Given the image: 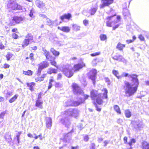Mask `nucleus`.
Instances as JSON below:
<instances>
[{
  "label": "nucleus",
  "instance_id": "nucleus-1",
  "mask_svg": "<svg viewBox=\"0 0 149 149\" xmlns=\"http://www.w3.org/2000/svg\"><path fill=\"white\" fill-rule=\"evenodd\" d=\"M120 76H121V78L123 77H128L129 78L132 79L131 81L132 84H131L127 81H125L123 87L127 96L129 97L133 95L136 92L138 87L139 82L137 78L138 75L135 74H129L123 72Z\"/></svg>",
  "mask_w": 149,
  "mask_h": 149
},
{
  "label": "nucleus",
  "instance_id": "nucleus-2",
  "mask_svg": "<svg viewBox=\"0 0 149 149\" xmlns=\"http://www.w3.org/2000/svg\"><path fill=\"white\" fill-rule=\"evenodd\" d=\"M102 91L104 92L103 93H98L97 91L95 90H93L91 92V98L93 100H94L96 98V102L99 104L100 105L103 103L102 99L107 98V90L105 88L102 90Z\"/></svg>",
  "mask_w": 149,
  "mask_h": 149
},
{
  "label": "nucleus",
  "instance_id": "nucleus-3",
  "mask_svg": "<svg viewBox=\"0 0 149 149\" xmlns=\"http://www.w3.org/2000/svg\"><path fill=\"white\" fill-rule=\"evenodd\" d=\"M72 70V67L70 65L66 64L63 66L62 71L66 76L70 78L74 74Z\"/></svg>",
  "mask_w": 149,
  "mask_h": 149
},
{
  "label": "nucleus",
  "instance_id": "nucleus-4",
  "mask_svg": "<svg viewBox=\"0 0 149 149\" xmlns=\"http://www.w3.org/2000/svg\"><path fill=\"white\" fill-rule=\"evenodd\" d=\"M7 9L9 11L20 10V6L18 5L15 0H10L7 5Z\"/></svg>",
  "mask_w": 149,
  "mask_h": 149
},
{
  "label": "nucleus",
  "instance_id": "nucleus-5",
  "mask_svg": "<svg viewBox=\"0 0 149 149\" xmlns=\"http://www.w3.org/2000/svg\"><path fill=\"white\" fill-rule=\"evenodd\" d=\"M79 112V110L77 109L70 108L66 110L65 112V114L67 116L76 118L78 116Z\"/></svg>",
  "mask_w": 149,
  "mask_h": 149
},
{
  "label": "nucleus",
  "instance_id": "nucleus-6",
  "mask_svg": "<svg viewBox=\"0 0 149 149\" xmlns=\"http://www.w3.org/2000/svg\"><path fill=\"white\" fill-rule=\"evenodd\" d=\"M74 93L77 95H83V92L82 90L76 83H73L72 85Z\"/></svg>",
  "mask_w": 149,
  "mask_h": 149
},
{
  "label": "nucleus",
  "instance_id": "nucleus-7",
  "mask_svg": "<svg viewBox=\"0 0 149 149\" xmlns=\"http://www.w3.org/2000/svg\"><path fill=\"white\" fill-rule=\"evenodd\" d=\"M84 100L80 99V101H72L69 100L66 102L65 104V105L66 107L68 106H77L81 104V103L83 102Z\"/></svg>",
  "mask_w": 149,
  "mask_h": 149
},
{
  "label": "nucleus",
  "instance_id": "nucleus-8",
  "mask_svg": "<svg viewBox=\"0 0 149 149\" xmlns=\"http://www.w3.org/2000/svg\"><path fill=\"white\" fill-rule=\"evenodd\" d=\"M71 135V133L69 132L65 134L63 139H61L60 143H62L64 146H66L67 145V143L68 141L70 139Z\"/></svg>",
  "mask_w": 149,
  "mask_h": 149
},
{
  "label": "nucleus",
  "instance_id": "nucleus-9",
  "mask_svg": "<svg viewBox=\"0 0 149 149\" xmlns=\"http://www.w3.org/2000/svg\"><path fill=\"white\" fill-rule=\"evenodd\" d=\"M97 73V70L95 69H92L89 72V78L93 81L94 84L95 82Z\"/></svg>",
  "mask_w": 149,
  "mask_h": 149
},
{
  "label": "nucleus",
  "instance_id": "nucleus-10",
  "mask_svg": "<svg viewBox=\"0 0 149 149\" xmlns=\"http://www.w3.org/2000/svg\"><path fill=\"white\" fill-rule=\"evenodd\" d=\"M85 66V64L84 63H79L77 64L74 65V67H72L73 70L74 72L79 71V70L81 69L83 67Z\"/></svg>",
  "mask_w": 149,
  "mask_h": 149
},
{
  "label": "nucleus",
  "instance_id": "nucleus-11",
  "mask_svg": "<svg viewBox=\"0 0 149 149\" xmlns=\"http://www.w3.org/2000/svg\"><path fill=\"white\" fill-rule=\"evenodd\" d=\"M112 58L113 59L119 61H122L124 63L126 62V60L122 55L117 53L112 57Z\"/></svg>",
  "mask_w": 149,
  "mask_h": 149
},
{
  "label": "nucleus",
  "instance_id": "nucleus-12",
  "mask_svg": "<svg viewBox=\"0 0 149 149\" xmlns=\"http://www.w3.org/2000/svg\"><path fill=\"white\" fill-rule=\"evenodd\" d=\"M113 0H102V4L100 5V8L108 6L113 3Z\"/></svg>",
  "mask_w": 149,
  "mask_h": 149
},
{
  "label": "nucleus",
  "instance_id": "nucleus-13",
  "mask_svg": "<svg viewBox=\"0 0 149 149\" xmlns=\"http://www.w3.org/2000/svg\"><path fill=\"white\" fill-rule=\"evenodd\" d=\"M35 4L36 6L40 9H44L45 8V3H43L42 1L37 0L36 1Z\"/></svg>",
  "mask_w": 149,
  "mask_h": 149
},
{
  "label": "nucleus",
  "instance_id": "nucleus-14",
  "mask_svg": "<svg viewBox=\"0 0 149 149\" xmlns=\"http://www.w3.org/2000/svg\"><path fill=\"white\" fill-rule=\"evenodd\" d=\"M61 122L63 125H65L67 127H69V126L70 124V123L68 118L66 117L61 119Z\"/></svg>",
  "mask_w": 149,
  "mask_h": 149
},
{
  "label": "nucleus",
  "instance_id": "nucleus-15",
  "mask_svg": "<svg viewBox=\"0 0 149 149\" xmlns=\"http://www.w3.org/2000/svg\"><path fill=\"white\" fill-rule=\"evenodd\" d=\"M58 29L61 31L65 33H68L70 31V28L68 26H58Z\"/></svg>",
  "mask_w": 149,
  "mask_h": 149
},
{
  "label": "nucleus",
  "instance_id": "nucleus-16",
  "mask_svg": "<svg viewBox=\"0 0 149 149\" xmlns=\"http://www.w3.org/2000/svg\"><path fill=\"white\" fill-rule=\"evenodd\" d=\"M97 9V6L96 4L94 6H92L91 8L89 10V13L91 15H94Z\"/></svg>",
  "mask_w": 149,
  "mask_h": 149
},
{
  "label": "nucleus",
  "instance_id": "nucleus-17",
  "mask_svg": "<svg viewBox=\"0 0 149 149\" xmlns=\"http://www.w3.org/2000/svg\"><path fill=\"white\" fill-rule=\"evenodd\" d=\"M46 120V127L47 128L50 129L52 125V119L51 118L47 117Z\"/></svg>",
  "mask_w": 149,
  "mask_h": 149
},
{
  "label": "nucleus",
  "instance_id": "nucleus-18",
  "mask_svg": "<svg viewBox=\"0 0 149 149\" xmlns=\"http://www.w3.org/2000/svg\"><path fill=\"white\" fill-rule=\"evenodd\" d=\"M49 65V63L48 62L46 61H44L40 63L38 65V66L43 69L47 67Z\"/></svg>",
  "mask_w": 149,
  "mask_h": 149
},
{
  "label": "nucleus",
  "instance_id": "nucleus-19",
  "mask_svg": "<svg viewBox=\"0 0 149 149\" xmlns=\"http://www.w3.org/2000/svg\"><path fill=\"white\" fill-rule=\"evenodd\" d=\"M115 16L114 15V16L108 17H107V20L106 22V25L107 26L109 27L112 26L111 24L113 23H112V22H111L110 21L111 20L112 18H113Z\"/></svg>",
  "mask_w": 149,
  "mask_h": 149
},
{
  "label": "nucleus",
  "instance_id": "nucleus-20",
  "mask_svg": "<svg viewBox=\"0 0 149 149\" xmlns=\"http://www.w3.org/2000/svg\"><path fill=\"white\" fill-rule=\"evenodd\" d=\"M123 14L125 18H130V15L128 10L127 9H123Z\"/></svg>",
  "mask_w": 149,
  "mask_h": 149
},
{
  "label": "nucleus",
  "instance_id": "nucleus-21",
  "mask_svg": "<svg viewBox=\"0 0 149 149\" xmlns=\"http://www.w3.org/2000/svg\"><path fill=\"white\" fill-rule=\"evenodd\" d=\"M71 17V15L70 13L65 14L60 17V19L62 20L64 19H69Z\"/></svg>",
  "mask_w": 149,
  "mask_h": 149
},
{
  "label": "nucleus",
  "instance_id": "nucleus-22",
  "mask_svg": "<svg viewBox=\"0 0 149 149\" xmlns=\"http://www.w3.org/2000/svg\"><path fill=\"white\" fill-rule=\"evenodd\" d=\"M57 70L52 68H50L48 69L47 71V73L49 74H56L57 73Z\"/></svg>",
  "mask_w": 149,
  "mask_h": 149
},
{
  "label": "nucleus",
  "instance_id": "nucleus-23",
  "mask_svg": "<svg viewBox=\"0 0 149 149\" xmlns=\"http://www.w3.org/2000/svg\"><path fill=\"white\" fill-rule=\"evenodd\" d=\"M14 18L15 20L16 24H19L24 20V18L21 17L14 16Z\"/></svg>",
  "mask_w": 149,
  "mask_h": 149
},
{
  "label": "nucleus",
  "instance_id": "nucleus-24",
  "mask_svg": "<svg viewBox=\"0 0 149 149\" xmlns=\"http://www.w3.org/2000/svg\"><path fill=\"white\" fill-rule=\"evenodd\" d=\"M142 149H149V143L146 141H143L142 143Z\"/></svg>",
  "mask_w": 149,
  "mask_h": 149
},
{
  "label": "nucleus",
  "instance_id": "nucleus-25",
  "mask_svg": "<svg viewBox=\"0 0 149 149\" xmlns=\"http://www.w3.org/2000/svg\"><path fill=\"white\" fill-rule=\"evenodd\" d=\"M42 102L40 100H36L35 104L36 106L42 109Z\"/></svg>",
  "mask_w": 149,
  "mask_h": 149
},
{
  "label": "nucleus",
  "instance_id": "nucleus-26",
  "mask_svg": "<svg viewBox=\"0 0 149 149\" xmlns=\"http://www.w3.org/2000/svg\"><path fill=\"white\" fill-rule=\"evenodd\" d=\"M80 28L81 27L79 26L76 24H73L72 25V30L75 31H79Z\"/></svg>",
  "mask_w": 149,
  "mask_h": 149
},
{
  "label": "nucleus",
  "instance_id": "nucleus-27",
  "mask_svg": "<svg viewBox=\"0 0 149 149\" xmlns=\"http://www.w3.org/2000/svg\"><path fill=\"white\" fill-rule=\"evenodd\" d=\"M30 42L26 38L23 41L22 44V47L24 48L27 46L29 43Z\"/></svg>",
  "mask_w": 149,
  "mask_h": 149
},
{
  "label": "nucleus",
  "instance_id": "nucleus-28",
  "mask_svg": "<svg viewBox=\"0 0 149 149\" xmlns=\"http://www.w3.org/2000/svg\"><path fill=\"white\" fill-rule=\"evenodd\" d=\"M125 47V45L121 44L120 42H119L116 46V48L120 50H122L123 48Z\"/></svg>",
  "mask_w": 149,
  "mask_h": 149
},
{
  "label": "nucleus",
  "instance_id": "nucleus-29",
  "mask_svg": "<svg viewBox=\"0 0 149 149\" xmlns=\"http://www.w3.org/2000/svg\"><path fill=\"white\" fill-rule=\"evenodd\" d=\"M81 95L83 96L84 97V99H83L81 97H78L77 98V101H80V99H82L84 100L83 102L81 103V104L84 103L85 102V100L86 99H87L89 97V96L88 95H84V94L83 95Z\"/></svg>",
  "mask_w": 149,
  "mask_h": 149
},
{
  "label": "nucleus",
  "instance_id": "nucleus-30",
  "mask_svg": "<svg viewBox=\"0 0 149 149\" xmlns=\"http://www.w3.org/2000/svg\"><path fill=\"white\" fill-rule=\"evenodd\" d=\"M50 51L53 53V54L55 56H58L60 54L59 52L56 51L53 48H51Z\"/></svg>",
  "mask_w": 149,
  "mask_h": 149
},
{
  "label": "nucleus",
  "instance_id": "nucleus-31",
  "mask_svg": "<svg viewBox=\"0 0 149 149\" xmlns=\"http://www.w3.org/2000/svg\"><path fill=\"white\" fill-rule=\"evenodd\" d=\"M26 39L28 40L30 42L33 40V36L31 34L29 33L25 37Z\"/></svg>",
  "mask_w": 149,
  "mask_h": 149
},
{
  "label": "nucleus",
  "instance_id": "nucleus-32",
  "mask_svg": "<svg viewBox=\"0 0 149 149\" xmlns=\"http://www.w3.org/2000/svg\"><path fill=\"white\" fill-rule=\"evenodd\" d=\"M18 95L17 94H15L13 97L11 98L9 100V102L10 103H12L14 102L17 98Z\"/></svg>",
  "mask_w": 149,
  "mask_h": 149
},
{
  "label": "nucleus",
  "instance_id": "nucleus-33",
  "mask_svg": "<svg viewBox=\"0 0 149 149\" xmlns=\"http://www.w3.org/2000/svg\"><path fill=\"white\" fill-rule=\"evenodd\" d=\"M33 73V72L30 70H28L27 71H23V74L26 75L31 76Z\"/></svg>",
  "mask_w": 149,
  "mask_h": 149
},
{
  "label": "nucleus",
  "instance_id": "nucleus-34",
  "mask_svg": "<svg viewBox=\"0 0 149 149\" xmlns=\"http://www.w3.org/2000/svg\"><path fill=\"white\" fill-rule=\"evenodd\" d=\"M27 86L29 87V89L31 91L33 90V87L35 85V83L32 82L30 83H27L26 84Z\"/></svg>",
  "mask_w": 149,
  "mask_h": 149
},
{
  "label": "nucleus",
  "instance_id": "nucleus-35",
  "mask_svg": "<svg viewBox=\"0 0 149 149\" xmlns=\"http://www.w3.org/2000/svg\"><path fill=\"white\" fill-rule=\"evenodd\" d=\"M142 126V123L141 121H138L136 123V125L134 126V128L137 130L139 129Z\"/></svg>",
  "mask_w": 149,
  "mask_h": 149
},
{
  "label": "nucleus",
  "instance_id": "nucleus-36",
  "mask_svg": "<svg viewBox=\"0 0 149 149\" xmlns=\"http://www.w3.org/2000/svg\"><path fill=\"white\" fill-rule=\"evenodd\" d=\"M16 24L15 20L14 18V17H12V18L10 19V24L11 26H13Z\"/></svg>",
  "mask_w": 149,
  "mask_h": 149
},
{
  "label": "nucleus",
  "instance_id": "nucleus-37",
  "mask_svg": "<svg viewBox=\"0 0 149 149\" xmlns=\"http://www.w3.org/2000/svg\"><path fill=\"white\" fill-rule=\"evenodd\" d=\"M114 110L118 113L120 114L121 111L119 107L117 105H115L114 106Z\"/></svg>",
  "mask_w": 149,
  "mask_h": 149
},
{
  "label": "nucleus",
  "instance_id": "nucleus-38",
  "mask_svg": "<svg viewBox=\"0 0 149 149\" xmlns=\"http://www.w3.org/2000/svg\"><path fill=\"white\" fill-rule=\"evenodd\" d=\"M125 115L127 118H130L131 116V112L129 110H126L125 111Z\"/></svg>",
  "mask_w": 149,
  "mask_h": 149
},
{
  "label": "nucleus",
  "instance_id": "nucleus-39",
  "mask_svg": "<svg viewBox=\"0 0 149 149\" xmlns=\"http://www.w3.org/2000/svg\"><path fill=\"white\" fill-rule=\"evenodd\" d=\"M112 73L118 79L121 78V76H118V72L117 71L115 70H113L112 71Z\"/></svg>",
  "mask_w": 149,
  "mask_h": 149
},
{
  "label": "nucleus",
  "instance_id": "nucleus-40",
  "mask_svg": "<svg viewBox=\"0 0 149 149\" xmlns=\"http://www.w3.org/2000/svg\"><path fill=\"white\" fill-rule=\"evenodd\" d=\"M54 81L53 79H50L49 80V82L48 87V89H50L52 87V83Z\"/></svg>",
  "mask_w": 149,
  "mask_h": 149
},
{
  "label": "nucleus",
  "instance_id": "nucleus-41",
  "mask_svg": "<svg viewBox=\"0 0 149 149\" xmlns=\"http://www.w3.org/2000/svg\"><path fill=\"white\" fill-rule=\"evenodd\" d=\"M13 55L11 53H8L6 56V57L7 58L8 61L10 60V58L12 57Z\"/></svg>",
  "mask_w": 149,
  "mask_h": 149
},
{
  "label": "nucleus",
  "instance_id": "nucleus-42",
  "mask_svg": "<svg viewBox=\"0 0 149 149\" xmlns=\"http://www.w3.org/2000/svg\"><path fill=\"white\" fill-rule=\"evenodd\" d=\"M100 40L102 41H104L107 38V36L104 34H101L100 36Z\"/></svg>",
  "mask_w": 149,
  "mask_h": 149
},
{
  "label": "nucleus",
  "instance_id": "nucleus-43",
  "mask_svg": "<svg viewBox=\"0 0 149 149\" xmlns=\"http://www.w3.org/2000/svg\"><path fill=\"white\" fill-rule=\"evenodd\" d=\"M43 51L44 52V54H45V56H46V58H47L48 56L50 54L49 52L46 50V49H43Z\"/></svg>",
  "mask_w": 149,
  "mask_h": 149
},
{
  "label": "nucleus",
  "instance_id": "nucleus-44",
  "mask_svg": "<svg viewBox=\"0 0 149 149\" xmlns=\"http://www.w3.org/2000/svg\"><path fill=\"white\" fill-rule=\"evenodd\" d=\"M43 51L44 52V54H45V56H46V58H47L48 56L50 54L49 52L46 50V49H43Z\"/></svg>",
  "mask_w": 149,
  "mask_h": 149
},
{
  "label": "nucleus",
  "instance_id": "nucleus-45",
  "mask_svg": "<svg viewBox=\"0 0 149 149\" xmlns=\"http://www.w3.org/2000/svg\"><path fill=\"white\" fill-rule=\"evenodd\" d=\"M43 51L44 52V54H45V56H46V58H47L48 56L50 54L49 52L46 50V49H43Z\"/></svg>",
  "mask_w": 149,
  "mask_h": 149
},
{
  "label": "nucleus",
  "instance_id": "nucleus-46",
  "mask_svg": "<svg viewBox=\"0 0 149 149\" xmlns=\"http://www.w3.org/2000/svg\"><path fill=\"white\" fill-rule=\"evenodd\" d=\"M100 52H98L92 53L91 54V55L92 56H98V55H100Z\"/></svg>",
  "mask_w": 149,
  "mask_h": 149
},
{
  "label": "nucleus",
  "instance_id": "nucleus-47",
  "mask_svg": "<svg viewBox=\"0 0 149 149\" xmlns=\"http://www.w3.org/2000/svg\"><path fill=\"white\" fill-rule=\"evenodd\" d=\"M42 70V69L40 68L39 67L37 72V74L38 76H39L40 75L41 72Z\"/></svg>",
  "mask_w": 149,
  "mask_h": 149
},
{
  "label": "nucleus",
  "instance_id": "nucleus-48",
  "mask_svg": "<svg viewBox=\"0 0 149 149\" xmlns=\"http://www.w3.org/2000/svg\"><path fill=\"white\" fill-rule=\"evenodd\" d=\"M46 20L47 23L48 25H50L52 24V22L49 19L47 18Z\"/></svg>",
  "mask_w": 149,
  "mask_h": 149
},
{
  "label": "nucleus",
  "instance_id": "nucleus-49",
  "mask_svg": "<svg viewBox=\"0 0 149 149\" xmlns=\"http://www.w3.org/2000/svg\"><path fill=\"white\" fill-rule=\"evenodd\" d=\"M50 61L52 65H54L56 68L58 67L56 65V63L55 61H53V59H52L51 61Z\"/></svg>",
  "mask_w": 149,
  "mask_h": 149
},
{
  "label": "nucleus",
  "instance_id": "nucleus-50",
  "mask_svg": "<svg viewBox=\"0 0 149 149\" xmlns=\"http://www.w3.org/2000/svg\"><path fill=\"white\" fill-rule=\"evenodd\" d=\"M94 105H95V106L96 108V110L97 111L100 112L101 110V109L100 108H99L98 107V106L97 105V104L95 102H94Z\"/></svg>",
  "mask_w": 149,
  "mask_h": 149
},
{
  "label": "nucleus",
  "instance_id": "nucleus-51",
  "mask_svg": "<svg viewBox=\"0 0 149 149\" xmlns=\"http://www.w3.org/2000/svg\"><path fill=\"white\" fill-rule=\"evenodd\" d=\"M127 137V136H125L123 138L124 143L125 144H128Z\"/></svg>",
  "mask_w": 149,
  "mask_h": 149
},
{
  "label": "nucleus",
  "instance_id": "nucleus-52",
  "mask_svg": "<svg viewBox=\"0 0 149 149\" xmlns=\"http://www.w3.org/2000/svg\"><path fill=\"white\" fill-rule=\"evenodd\" d=\"M6 113V112L5 111L1 112L0 114V118H3Z\"/></svg>",
  "mask_w": 149,
  "mask_h": 149
},
{
  "label": "nucleus",
  "instance_id": "nucleus-53",
  "mask_svg": "<svg viewBox=\"0 0 149 149\" xmlns=\"http://www.w3.org/2000/svg\"><path fill=\"white\" fill-rule=\"evenodd\" d=\"M46 58L47 60L50 61H51L52 59H53L52 56L50 55V54L48 56L47 58Z\"/></svg>",
  "mask_w": 149,
  "mask_h": 149
},
{
  "label": "nucleus",
  "instance_id": "nucleus-54",
  "mask_svg": "<svg viewBox=\"0 0 149 149\" xmlns=\"http://www.w3.org/2000/svg\"><path fill=\"white\" fill-rule=\"evenodd\" d=\"M95 144L94 143H92L91 144L90 149H95Z\"/></svg>",
  "mask_w": 149,
  "mask_h": 149
},
{
  "label": "nucleus",
  "instance_id": "nucleus-55",
  "mask_svg": "<svg viewBox=\"0 0 149 149\" xmlns=\"http://www.w3.org/2000/svg\"><path fill=\"white\" fill-rule=\"evenodd\" d=\"M139 38L140 39L141 41H144V37L141 35H139Z\"/></svg>",
  "mask_w": 149,
  "mask_h": 149
},
{
  "label": "nucleus",
  "instance_id": "nucleus-56",
  "mask_svg": "<svg viewBox=\"0 0 149 149\" xmlns=\"http://www.w3.org/2000/svg\"><path fill=\"white\" fill-rule=\"evenodd\" d=\"M12 36L13 38L15 39L17 38L18 37V36L15 33L13 34L12 35Z\"/></svg>",
  "mask_w": 149,
  "mask_h": 149
},
{
  "label": "nucleus",
  "instance_id": "nucleus-57",
  "mask_svg": "<svg viewBox=\"0 0 149 149\" xmlns=\"http://www.w3.org/2000/svg\"><path fill=\"white\" fill-rule=\"evenodd\" d=\"M36 81L38 82H40L42 81V79H41L40 77H38L35 79Z\"/></svg>",
  "mask_w": 149,
  "mask_h": 149
},
{
  "label": "nucleus",
  "instance_id": "nucleus-58",
  "mask_svg": "<svg viewBox=\"0 0 149 149\" xmlns=\"http://www.w3.org/2000/svg\"><path fill=\"white\" fill-rule=\"evenodd\" d=\"M89 138L88 135H86L85 136L84 138V140L86 142H87L88 141Z\"/></svg>",
  "mask_w": 149,
  "mask_h": 149
},
{
  "label": "nucleus",
  "instance_id": "nucleus-59",
  "mask_svg": "<svg viewBox=\"0 0 149 149\" xmlns=\"http://www.w3.org/2000/svg\"><path fill=\"white\" fill-rule=\"evenodd\" d=\"M33 8H32L30 11V13L29 14V16L31 17L33 15Z\"/></svg>",
  "mask_w": 149,
  "mask_h": 149
},
{
  "label": "nucleus",
  "instance_id": "nucleus-60",
  "mask_svg": "<svg viewBox=\"0 0 149 149\" xmlns=\"http://www.w3.org/2000/svg\"><path fill=\"white\" fill-rule=\"evenodd\" d=\"M10 65L7 63H5L3 66V67L4 68L6 69L10 67Z\"/></svg>",
  "mask_w": 149,
  "mask_h": 149
},
{
  "label": "nucleus",
  "instance_id": "nucleus-61",
  "mask_svg": "<svg viewBox=\"0 0 149 149\" xmlns=\"http://www.w3.org/2000/svg\"><path fill=\"white\" fill-rule=\"evenodd\" d=\"M120 24H117L115 25V26H113V30H114L118 28L119 27V26L120 25Z\"/></svg>",
  "mask_w": 149,
  "mask_h": 149
},
{
  "label": "nucleus",
  "instance_id": "nucleus-62",
  "mask_svg": "<svg viewBox=\"0 0 149 149\" xmlns=\"http://www.w3.org/2000/svg\"><path fill=\"white\" fill-rule=\"evenodd\" d=\"M109 141H108V140H105V141H104V146H106L107 144L109 143Z\"/></svg>",
  "mask_w": 149,
  "mask_h": 149
},
{
  "label": "nucleus",
  "instance_id": "nucleus-63",
  "mask_svg": "<svg viewBox=\"0 0 149 149\" xmlns=\"http://www.w3.org/2000/svg\"><path fill=\"white\" fill-rule=\"evenodd\" d=\"M22 134V132H19L17 134L16 136V137L17 138V139H18V140L19 138V137L20 135Z\"/></svg>",
  "mask_w": 149,
  "mask_h": 149
},
{
  "label": "nucleus",
  "instance_id": "nucleus-64",
  "mask_svg": "<svg viewBox=\"0 0 149 149\" xmlns=\"http://www.w3.org/2000/svg\"><path fill=\"white\" fill-rule=\"evenodd\" d=\"M83 22L84 24L86 26L88 24V21L87 20H84Z\"/></svg>",
  "mask_w": 149,
  "mask_h": 149
}]
</instances>
